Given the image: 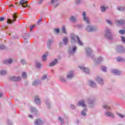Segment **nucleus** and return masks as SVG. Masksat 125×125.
Instances as JSON below:
<instances>
[{"label":"nucleus","instance_id":"f257e3e1","mask_svg":"<svg viewBox=\"0 0 125 125\" xmlns=\"http://www.w3.org/2000/svg\"><path fill=\"white\" fill-rule=\"evenodd\" d=\"M17 17H18L17 14V13L14 14L13 15V21L9 19H8L7 21V23H8V24H12L13 22H15V21H16V18H17Z\"/></svg>","mask_w":125,"mask_h":125},{"label":"nucleus","instance_id":"f03ea898","mask_svg":"<svg viewBox=\"0 0 125 125\" xmlns=\"http://www.w3.org/2000/svg\"><path fill=\"white\" fill-rule=\"evenodd\" d=\"M105 37L108 40H112V34L111 33V32H110V30L108 29V28H106V29Z\"/></svg>","mask_w":125,"mask_h":125},{"label":"nucleus","instance_id":"7ed1b4c3","mask_svg":"<svg viewBox=\"0 0 125 125\" xmlns=\"http://www.w3.org/2000/svg\"><path fill=\"white\" fill-rule=\"evenodd\" d=\"M95 30H96V27L89 25L86 28V31H87V32H93V31H95Z\"/></svg>","mask_w":125,"mask_h":125},{"label":"nucleus","instance_id":"20e7f679","mask_svg":"<svg viewBox=\"0 0 125 125\" xmlns=\"http://www.w3.org/2000/svg\"><path fill=\"white\" fill-rule=\"evenodd\" d=\"M20 4H21L22 7H27L28 3V1H25V0H21L20 1Z\"/></svg>","mask_w":125,"mask_h":125},{"label":"nucleus","instance_id":"39448f33","mask_svg":"<svg viewBox=\"0 0 125 125\" xmlns=\"http://www.w3.org/2000/svg\"><path fill=\"white\" fill-rule=\"evenodd\" d=\"M86 13L85 12H83V19L84 21L87 23V24L89 23V20H88V18L87 17H85Z\"/></svg>","mask_w":125,"mask_h":125},{"label":"nucleus","instance_id":"423d86ee","mask_svg":"<svg viewBox=\"0 0 125 125\" xmlns=\"http://www.w3.org/2000/svg\"><path fill=\"white\" fill-rule=\"evenodd\" d=\"M10 79L11 81H14V82H18V81H20V80H21V77H16L15 76H13L11 77Z\"/></svg>","mask_w":125,"mask_h":125},{"label":"nucleus","instance_id":"0eeeda50","mask_svg":"<svg viewBox=\"0 0 125 125\" xmlns=\"http://www.w3.org/2000/svg\"><path fill=\"white\" fill-rule=\"evenodd\" d=\"M70 38H71V42L75 43L76 42V36L74 34H71L70 35Z\"/></svg>","mask_w":125,"mask_h":125},{"label":"nucleus","instance_id":"6e6552de","mask_svg":"<svg viewBox=\"0 0 125 125\" xmlns=\"http://www.w3.org/2000/svg\"><path fill=\"white\" fill-rule=\"evenodd\" d=\"M78 106H82L83 108H85L86 105L84 104V101L83 100H82L81 101L78 102Z\"/></svg>","mask_w":125,"mask_h":125},{"label":"nucleus","instance_id":"1a4fd4ad","mask_svg":"<svg viewBox=\"0 0 125 125\" xmlns=\"http://www.w3.org/2000/svg\"><path fill=\"white\" fill-rule=\"evenodd\" d=\"M125 21L123 20H117L115 21V24H116V25H117L118 26H119V25H123V24H125Z\"/></svg>","mask_w":125,"mask_h":125},{"label":"nucleus","instance_id":"9d476101","mask_svg":"<svg viewBox=\"0 0 125 125\" xmlns=\"http://www.w3.org/2000/svg\"><path fill=\"white\" fill-rule=\"evenodd\" d=\"M96 80H97V82H98V83H99L100 84H103V83H104L103 79H102V78H101L99 77H97Z\"/></svg>","mask_w":125,"mask_h":125},{"label":"nucleus","instance_id":"9b49d317","mask_svg":"<svg viewBox=\"0 0 125 125\" xmlns=\"http://www.w3.org/2000/svg\"><path fill=\"white\" fill-rule=\"evenodd\" d=\"M105 115H106L107 117H111V118H114L115 116L112 112H106L105 113Z\"/></svg>","mask_w":125,"mask_h":125},{"label":"nucleus","instance_id":"f8f14e48","mask_svg":"<svg viewBox=\"0 0 125 125\" xmlns=\"http://www.w3.org/2000/svg\"><path fill=\"white\" fill-rule=\"evenodd\" d=\"M124 50H125L124 47L120 46L118 47L117 51L119 52V53H121V52H124Z\"/></svg>","mask_w":125,"mask_h":125},{"label":"nucleus","instance_id":"ddd939ff","mask_svg":"<svg viewBox=\"0 0 125 125\" xmlns=\"http://www.w3.org/2000/svg\"><path fill=\"white\" fill-rule=\"evenodd\" d=\"M80 69H83V72H85L86 74L89 72V69L88 68H85L83 66L80 67L79 66Z\"/></svg>","mask_w":125,"mask_h":125},{"label":"nucleus","instance_id":"4468645a","mask_svg":"<svg viewBox=\"0 0 125 125\" xmlns=\"http://www.w3.org/2000/svg\"><path fill=\"white\" fill-rule=\"evenodd\" d=\"M43 122L42 120H41L40 119H38L35 121V125H42V124H43Z\"/></svg>","mask_w":125,"mask_h":125},{"label":"nucleus","instance_id":"2eb2a0df","mask_svg":"<svg viewBox=\"0 0 125 125\" xmlns=\"http://www.w3.org/2000/svg\"><path fill=\"white\" fill-rule=\"evenodd\" d=\"M112 72L115 74V75H120V74H121V71L120 70H118V69L112 70Z\"/></svg>","mask_w":125,"mask_h":125},{"label":"nucleus","instance_id":"dca6fc26","mask_svg":"<svg viewBox=\"0 0 125 125\" xmlns=\"http://www.w3.org/2000/svg\"><path fill=\"white\" fill-rule=\"evenodd\" d=\"M12 61H13L12 59H9L8 61L7 60L4 61L3 63L4 64H11V63H12Z\"/></svg>","mask_w":125,"mask_h":125},{"label":"nucleus","instance_id":"f3484780","mask_svg":"<svg viewBox=\"0 0 125 125\" xmlns=\"http://www.w3.org/2000/svg\"><path fill=\"white\" fill-rule=\"evenodd\" d=\"M48 56V53L46 52L44 54L43 56L42 57V61H45L46 60V57Z\"/></svg>","mask_w":125,"mask_h":125},{"label":"nucleus","instance_id":"a211bd4d","mask_svg":"<svg viewBox=\"0 0 125 125\" xmlns=\"http://www.w3.org/2000/svg\"><path fill=\"white\" fill-rule=\"evenodd\" d=\"M35 102L38 105H40L41 104V101L40 100V98H39V97L36 96L35 97Z\"/></svg>","mask_w":125,"mask_h":125},{"label":"nucleus","instance_id":"6ab92c4d","mask_svg":"<svg viewBox=\"0 0 125 125\" xmlns=\"http://www.w3.org/2000/svg\"><path fill=\"white\" fill-rule=\"evenodd\" d=\"M74 77V75L73 74V72L71 71L69 73L67 74V78H68V79H72Z\"/></svg>","mask_w":125,"mask_h":125},{"label":"nucleus","instance_id":"aec40b11","mask_svg":"<svg viewBox=\"0 0 125 125\" xmlns=\"http://www.w3.org/2000/svg\"><path fill=\"white\" fill-rule=\"evenodd\" d=\"M70 20L72 23H76V21H77V20H76V18L74 16H71L70 17Z\"/></svg>","mask_w":125,"mask_h":125},{"label":"nucleus","instance_id":"412c9836","mask_svg":"<svg viewBox=\"0 0 125 125\" xmlns=\"http://www.w3.org/2000/svg\"><path fill=\"white\" fill-rule=\"evenodd\" d=\"M56 63H57V59H55L54 60V61L52 62H51L50 63V67H52V66H54V65H55V64H56Z\"/></svg>","mask_w":125,"mask_h":125},{"label":"nucleus","instance_id":"4be33fe9","mask_svg":"<svg viewBox=\"0 0 125 125\" xmlns=\"http://www.w3.org/2000/svg\"><path fill=\"white\" fill-rule=\"evenodd\" d=\"M86 51L87 52V55H90L91 54V50L89 48H87L85 49Z\"/></svg>","mask_w":125,"mask_h":125},{"label":"nucleus","instance_id":"5701e85b","mask_svg":"<svg viewBox=\"0 0 125 125\" xmlns=\"http://www.w3.org/2000/svg\"><path fill=\"white\" fill-rule=\"evenodd\" d=\"M90 85L92 86V87H96V84L93 81H90Z\"/></svg>","mask_w":125,"mask_h":125},{"label":"nucleus","instance_id":"b1692460","mask_svg":"<svg viewBox=\"0 0 125 125\" xmlns=\"http://www.w3.org/2000/svg\"><path fill=\"white\" fill-rule=\"evenodd\" d=\"M63 42L64 44H67L68 43V38L64 37L63 39Z\"/></svg>","mask_w":125,"mask_h":125},{"label":"nucleus","instance_id":"393cba45","mask_svg":"<svg viewBox=\"0 0 125 125\" xmlns=\"http://www.w3.org/2000/svg\"><path fill=\"white\" fill-rule=\"evenodd\" d=\"M76 38L77 39L79 44L80 45H83V42L80 40V38L78 36H77Z\"/></svg>","mask_w":125,"mask_h":125},{"label":"nucleus","instance_id":"a878e982","mask_svg":"<svg viewBox=\"0 0 125 125\" xmlns=\"http://www.w3.org/2000/svg\"><path fill=\"white\" fill-rule=\"evenodd\" d=\"M41 66H42V64L40 62H36V67L37 68H41Z\"/></svg>","mask_w":125,"mask_h":125},{"label":"nucleus","instance_id":"bb28decb","mask_svg":"<svg viewBox=\"0 0 125 125\" xmlns=\"http://www.w3.org/2000/svg\"><path fill=\"white\" fill-rule=\"evenodd\" d=\"M6 74V71L5 70H2L0 72V75L1 76H3Z\"/></svg>","mask_w":125,"mask_h":125},{"label":"nucleus","instance_id":"cd10ccee","mask_svg":"<svg viewBox=\"0 0 125 125\" xmlns=\"http://www.w3.org/2000/svg\"><path fill=\"white\" fill-rule=\"evenodd\" d=\"M106 8H108V7H105L103 6H102L101 7V11L103 12H104L105 10H106Z\"/></svg>","mask_w":125,"mask_h":125},{"label":"nucleus","instance_id":"c85d7f7f","mask_svg":"<svg viewBox=\"0 0 125 125\" xmlns=\"http://www.w3.org/2000/svg\"><path fill=\"white\" fill-rule=\"evenodd\" d=\"M22 77L23 79H27V75L26 74L25 72H23L22 73Z\"/></svg>","mask_w":125,"mask_h":125},{"label":"nucleus","instance_id":"c756f323","mask_svg":"<svg viewBox=\"0 0 125 125\" xmlns=\"http://www.w3.org/2000/svg\"><path fill=\"white\" fill-rule=\"evenodd\" d=\"M59 121H61V125H64V122H63V119L61 118V117L59 118Z\"/></svg>","mask_w":125,"mask_h":125},{"label":"nucleus","instance_id":"7c9ffc66","mask_svg":"<svg viewBox=\"0 0 125 125\" xmlns=\"http://www.w3.org/2000/svg\"><path fill=\"white\" fill-rule=\"evenodd\" d=\"M104 109H106V110H110L111 109V107L110 106H108L107 105L104 106Z\"/></svg>","mask_w":125,"mask_h":125},{"label":"nucleus","instance_id":"2f4dec72","mask_svg":"<svg viewBox=\"0 0 125 125\" xmlns=\"http://www.w3.org/2000/svg\"><path fill=\"white\" fill-rule=\"evenodd\" d=\"M84 111H87V109L85 108L83 109V111L82 112V116H85L86 114L85 112H84Z\"/></svg>","mask_w":125,"mask_h":125},{"label":"nucleus","instance_id":"473e14b6","mask_svg":"<svg viewBox=\"0 0 125 125\" xmlns=\"http://www.w3.org/2000/svg\"><path fill=\"white\" fill-rule=\"evenodd\" d=\"M118 10L120 11H124V10H125V8L123 7H119L118 8Z\"/></svg>","mask_w":125,"mask_h":125},{"label":"nucleus","instance_id":"72a5a7b5","mask_svg":"<svg viewBox=\"0 0 125 125\" xmlns=\"http://www.w3.org/2000/svg\"><path fill=\"white\" fill-rule=\"evenodd\" d=\"M62 32L64 34H66V29H65V26H63L62 28Z\"/></svg>","mask_w":125,"mask_h":125},{"label":"nucleus","instance_id":"f704fd0d","mask_svg":"<svg viewBox=\"0 0 125 125\" xmlns=\"http://www.w3.org/2000/svg\"><path fill=\"white\" fill-rule=\"evenodd\" d=\"M117 61H123L124 60V59L123 58H121L120 57H118L117 58Z\"/></svg>","mask_w":125,"mask_h":125},{"label":"nucleus","instance_id":"c9c22d12","mask_svg":"<svg viewBox=\"0 0 125 125\" xmlns=\"http://www.w3.org/2000/svg\"><path fill=\"white\" fill-rule=\"evenodd\" d=\"M102 70H103V71H104V72H106L107 68H106V67L102 66Z\"/></svg>","mask_w":125,"mask_h":125},{"label":"nucleus","instance_id":"e433bc0d","mask_svg":"<svg viewBox=\"0 0 125 125\" xmlns=\"http://www.w3.org/2000/svg\"><path fill=\"white\" fill-rule=\"evenodd\" d=\"M125 33V31L124 30H121L119 31V33L121 34V35H124Z\"/></svg>","mask_w":125,"mask_h":125},{"label":"nucleus","instance_id":"4c0bfd02","mask_svg":"<svg viewBox=\"0 0 125 125\" xmlns=\"http://www.w3.org/2000/svg\"><path fill=\"white\" fill-rule=\"evenodd\" d=\"M0 49H5V46L3 45H0Z\"/></svg>","mask_w":125,"mask_h":125},{"label":"nucleus","instance_id":"58836bf2","mask_svg":"<svg viewBox=\"0 0 125 125\" xmlns=\"http://www.w3.org/2000/svg\"><path fill=\"white\" fill-rule=\"evenodd\" d=\"M122 42L125 43V38L124 37L122 36L121 37Z\"/></svg>","mask_w":125,"mask_h":125},{"label":"nucleus","instance_id":"ea45409f","mask_svg":"<svg viewBox=\"0 0 125 125\" xmlns=\"http://www.w3.org/2000/svg\"><path fill=\"white\" fill-rule=\"evenodd\" d=\"M106 21L108 24H109V25H112V22L110 21L106 20Z\"/></svg>","mask_w":125,"mask_h":125},{"label":"nucleus","instance_id":"a19ab883","mask_svg":"<svg viewBox=\"0 0 125 125\" xmlns=\"http://www.w3.org/2000/svg\"><path fill=\"white\" fill-rule=\"evenodd\" d=\"M37 84L38 82L37 81H34L32 83V85H37Z\"/></svg>","mask_w":125,"mask_h":125},{"label":"nucleus","instance_id":"79ce46f5","mask_svg":"<svg viewBox=\"0 0 125 125\" xmlns=\"http://www.w3.org/2000/svg\"><path fill=\"white\" fill-rule=\"evenodd\" d=\"M42 19H40L38 21V25H40V24H41V22H42Z\"/></svg>","mask_w":125,"mask_h":125},{"label":"nucleus","instance_id":"37998d69","mask_svg":"<svg viewBox=\"0 0 125 125\" xmlns=\"http://www.w3.org/2000/svg\"><path fill=\"white\" fill-rule=\"evenodd\" d=\"M103 60V59H102V57H100L98 59V62H100V61H102Z\"/></svg>","mask_w":125,"mask_h":125},{"label":"nucleus","instance_id":"c03bdc74","mask_svg":"<svg viewBox=\"0 0 125 125\" xmlns=\"http://www.w3.org/2000/svg\"><path fill=\"white\" fill-rule=\"evenodd\" d=\"M34 28H35V25H33L30 26V31H32V30H33V29H34Z\"/></svg>","mask_w":125,"mask_h":125},{"label":"nucleus","instance_id":"a18cd8bd","mask_svg":"<svg viewBox=\"0 0 125 125\" xmlns=\"http://www.w3.org/2000/svg\"><path fill=\"white\" fill-rule=\"evenodd\" d=\"M55 31L56 32V33H57V34L59 33V29H55Z\"/></svg>","mask_w":125,"mask_h":125},{"label":"nucleus","instance_id":"49530a36","mask_svg":"<svg viewBox=\"0 0 125 125\" xmlns=\"http://www.w3.org/2000/svg\"><path fill=\"white\" fill-rule=\"evenodd\" d=\"M117 115H118V116H119V117H120V118H124V115H122V114H119V113H118Z\"/></svg>","mask_w":125,"mask_h":125},{"label":"nucleus","instance_id":"de8ad7c7","mask_svg":"<svg viewBox=\"0 0 125 125\" xmlns=\"http://www.w3.org/2000/svg\"><path fill=\"white\" fill-rule=\"evenodd\" d=\"M21 62L22 64H25V60H21Z\"/></svg>","mask_w":125,"mask_h":125},{"label":"nucleus","instance_id":"09e8293b","mask_svg":"<svg viewBox=\"0 0 125 125\" xmlns=\"http://www.w3.org/2000/svg\"><path fill=\"white\" fill-rule=\"evenodd\" d=\"M45 79H46V75H44L42 77V80H45Z\"/></svg>","mask_w":125,"mask_h":125},{"label":"nucleus","instance_id":"8fccbe9b","mask_svg":"<svg viewBox=\"0 0 125 125\" xmlns=\"http://www.w3.org/2000/svg\"><path fill=\"white\" fill-rule=\"evenodd\" d=\"M71 109H75V106L74 105H70Z\"/></svg>","mask_w":125,"mask_h":125},{"label":"nucleus","instance_id":"3c124183","mask_svg":"<svg viewBox=\"0 0 125 125\" xmlns=\"http://www.w3.org/2000/svg\"><path fill=\"white\" fill-rule=\"evenodd\" d=\"M4 20V17L0 18V21H3Z\"/></svg>","mask_w":125,"mask_h":125},{"label":"nucleus","instance_id":"603ef678","mask_svg":"<svg viewBox=\"0 0 125 125\" xmlns=\"http://www.w3.org/2000/svg\"><path fill=\"white\" fill-rule=\"evenodd\" d=\"M32 112H35L36 111V108L33 107L31 108Z\"/></svg>","mask_w":125,"mask_h":125},{"label":"nucleus","instance_id":"864d4df0","mask_svg":"<svg viewBox=\"0 0 125 125\" xmlns=\"http://www.w3.org/2000/svg\"><path fill=\"white\" fill-rule=\"evenodd\" d=\"M76 4H79V3H81V0H79V1H76Z\"/></svg>","mask_w":125,"mask_h":125},{"label":"nucleus","instance_id":"5fc2aeb1","mask_svg":"<svg viewBox=\"0 0 125 125\" xmlns=\"http://www.w3.org/2000/svg\"><path fill=\"white\" fill-rule=\"evenodd\" d=\"M42 0H40L38 1V4H41V3H42Z\"/></svg>","mask_w":125,"mask_h":125},{"label":"nucleus","instance_id":"6e6d98bb","mask_svg":"<svg viewBox=\"0 0 125 125\" xmlns=\"http://www.w3.org/2000/svg\"><path fill=\"white\" fill-rule=\"evenodd\" d=\"M76 49H77V47H73V51H74V52H75V51H76Z\"/></svg>","mask_w":125,"mask_h":125},{"label":"nucleus","instance_id":"4d7b16f0","mask_svg":"<svg viewBox=\"0 0 125 125\" xmlns=\"http://www.w3.org/2000/svg\"><path fill=\"white\" fill-rule=\"evenodd\" d=\"M57 1V0H52L51 2H52V3H54V2Z\"/></svg>","mask_w":125,"mask_h":125},{"label":"nucleus","instance_id":"13d9d810","mask_svg":"<svg viewBox=\"0 0 125 125\" xmlns=\"http://www.w3.org/2000/svg\"><path fill=\"white\" fill-rule=\"evenodd\" d=\"M29 118H31V119L33 118V116L31 114H29Z\"/></svg>","mask_w":125,"mask_h":125},{"label":"nucleus","instance_id":"bf43d9fd","mask_svg":"<svg viewBox=\"0 0 125 125\" xmlns=\"http://www.w3.org/2000/svg\"><path fill=\"white\" fill-rule=\"evenodd\" d=\"M62 82L63 83H65V81L64 79H62Z\"/></svg>","mask_w":125,"mask_h":125},{"label":"nucleus","instance_id":"052dcab7","mask_svg":"<svg viewBox=\"0 0 125 125\" xmlns=\"http://www.w3.org/2000/svg\"><path fill=\"white\" fill-rule=\"evenodd\" d=\"M13 6V5L11 4L9 5V7H12Z\"/></svg>","mask_w":125,"mask_h":125},{"label":"nucleus","instance_id":"680f3d73","mask_svg":"<svg viewBox=\"0 0 125 125\" xmlns=\"http://www.w3.org/2000/svg\"><path fill=\"white\" fill-rule=\"evenodd\" d=\"M51 42V41H50V40H49L48 42V43H49H49H50Z\"/></svg>","mask_w":125,"mask_h":125},{"label":"nucleus","instance_id":"e2e57ef3","mask_svg":"<svg viewBox=\"0 0 125 125\" xmlns=\"http://www.w3.org/2000/svg\"><path fill=\"white\" fill-rule=\"evenodd\" d=\"M2 96V94L0 93V97H1Z\"/></svg>","mask_w":125,"mask_h":125},{"label":"nucleus","instance_id":"0e129e2a","mask_svg":"<svg viewBox=\"0 0 125 125\" xmlns=\"http://www.w3.org/2000/svg\"><path fill=\"white\" fill-rule=\"evenodd\" d=\"M5 29H7V26H5Z\"/></svg>","mask_w":125,"mask_h":125},{"label":"nucleus","instance_id":"69168bd1","mask_svg":"<svg viewBox=\"0 0 125 125\" xmlns=\"http://www.w3.org/2000/svg\"><path fill=\"white\" fill-rule=\"evenodd\" d=\"M60 44H62V42H60Z\"/></svg>","mask_w":125,"mask_h":125},{"label":"nucleus","instance_id":"338daca9","mask_svg":"<svg viewBox=\"0 0 125 125\" xmlns=\"http://www.w3.org/2000/svg\"><path fill=\"white\" fill-rule=\"evenodd\" d=\"M46 104H47V105H48V104L47 103H46Z\"/></svg>","mask_w":125,"mask_h":125}]
</instances>
